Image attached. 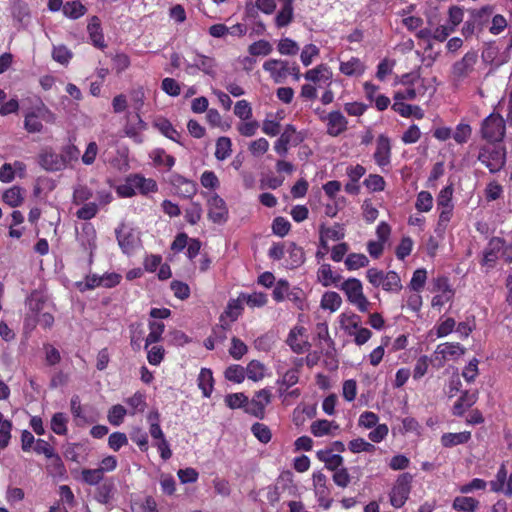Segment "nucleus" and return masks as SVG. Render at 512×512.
<instances>
[{
    "label": "nucleus",
    "instance_id": "39448f33",
    "mask_svg": "<svg viewBox=\"0 0 512 512\" xmlns=\"http://www.w3.org/2000/svg\"><path fill=\"white\" fill-rule=\"evenodd\" d=\"M340 289L347 296L348 301L355 305L360 312H367L370 302L363 294L362 283L357 278H349L341 283Z\"/></svg>",
    "mask_w": 512,
    "mask_h": 512
},
{
    "label": "nucleus",
    "instance_id": "0eeeda50",
    "mask_svg": "<svg viewBox=\"0 0 512 512\" xmlns=\"http://www.w3.org/2000/svg\"><path fill=\"white\" fill-rule=\"evenodd\" d=\"M478 61V54L476 51H468L452 66V76L454 81L461 82L466 79L473 71Z\"/></svg>",
    "mask_w": 512,
    "mask_h": 512
},
{
    "label": "nucleus",
    "instance_id": "58836bf2",
    "mask_svg": "<svg viewBox=\"0 0 512 512\" xmlns=\"http://www.w3.org/2000/svg\"><path fill=\"white\" fill-rule=\"evenodd\" d=\"M479 506V501L473 497L457 496L452 507L461 512H475Z\"/></svg>",
    "mask_w": 512,
    "mask_h": 512
},
{
    "label": "nucleus",
    "instance_id": "f8f14e48",
    "mask_svg": "<svg viewBox=\"0 0 512 512\" xmlns=\"http://www.w3.org/2000/svg\"><path fill=\"white\" fill-rule=\"evenodd\" d=\"M38 164L47 172H58L65 169L60 153L52 148H44L38 155Z\"/></svg>",
    "mask_w": 512,
    "mask_h": 512
},
{
    "label": "nucleus",
    "instance_id": "de8ad7c7",
    "mask_svg": "<svg viewBox=\"0 0 512 512\" xmlns=\"http://www.w3.org/2000/svg\"><path fill=\"white\" fill-rule=\"evenodd\" d=\"M287 252L289 253L290 264L296 268L302 265L305 261V253L302 247L298 246L295 242L288 244Z\"/></svg>",
    "mask_w": 512,
    "mask_h": 512
},
{
    "label": "nucleus",
    "instance_id": "4be33fe9",
    "mask_svg": "<svg viewBox=\"0 0 512 512\" xmlns=\"http://www.w3.org/2000/svg\"><path fill=\"white\" fill-rule=\"evenodd\" d=\"M87 31L89 34V38L91 40V43L94 47L98 49H105L107 47V44L104 39V34L101 27V21L99 17L93 16L91 17L88 25H87Z\"/></svg>",
    "mask_w": 512,
    "mask_h": 512
},
{
    "label": "nucleus",
    "instance_id": "680f3d73",
    "mask_svg": "<svg viewBox=\"0 0 512 512\" xmlns=\"http://www.w3.org/2000/svg\"><path fill=\"white\" fill-rule=\"evenodd\" d=\"M433 207V197L428 191H420L417 195L415 208L419 212H429Z\"/></svg>",
    "mask_w": 512,
    "mask_h": 512
},
{
    "label": "nucleus",
    "instance_id": "4468645a",
    "mask_svg": "<svg viewBox=\"0 0 512 512\" xmlns=\"http://www.w3.org/2000/svg\"><path fill=\"white\" fill-rule=\"evenodd\" d=\"M465 353V348L456 342L441 343L435 350L436 359H439V365L449 360L459 358Z\"/></svg>",
    "mask_w": 512,
    "mask_h": 512
},
{
    "label": "nucleus",
    "instance_id": "ddd939ff",
    "mask_svg": "<svg viewBox=\"0 0 512 512\" xmlns=\"http://www.w3.org/2000/svg\"><path fill=\"white\" fill-rule=\"evenodd\" d=\"M147 124L143 121L140 113L135 112L134 115L127 117V123L124 126L125 135L131 138L135 143H142V132L146 130Z\"/></svg>",
    "mask_w": 512,
    "mask_h": 512
},
{
    "label": "nucleus",
    "instance_id": "e433bc0d",
    "mask_svg": "<svg viewBox=\"0 0 512 512\" xmlns=\"http://www.w3.org/2000/svg\"><path fill=\"white\" fill-rule=\"evenodd\" d=\"M46 458L48 460L46 468L50 475L54 477H62L66 474L67 471L65 465L58 453L54 452L51 456Z\"/></svg>",
    "mask_w": 512,
    "mask_h": 512
},
{
    "label": "nucleus",
    "instance_id": "a19ab883",
    "mask_svg": "<svg viewBox=\"0 0 512 512\" xmlns=\"http://www.w3.org/2000/svg\"><path fill=\"white\" fill-rule=\"evenodd\" d=\"M149 334L145 339V348L147 349L149 345L153 343H157L162 339V334L165 330V325L163 322L159 321H150L149 322Z\"/></svg>",
    "mask_w": 512,
    "mask_h": 512
},
{
    "label": "nucleus",
    "instance_id": "f704fd0d",
    "mask_svg": "<svg viewBox=\"0 0 512 512\" xmlns=\"http://www.w3.org/2000/svg\"><path fill=\"white\" fill-rule=\"evenodd\" d=\"M24 190L19 186H13L4 191L2 200L10 207H18L24 200Z\"/></svg>",
    "mask_w": 512,
    "mask_h": 512
},
{
    "label": "nucleus",
    "instance_id": "f3484780",
    "mask_svg": "<svg viewBox=\"0 0 512 512\" xmlns=\"http://www.w3.org/2000/svg\"><path fill=\"white\" fill-rule=\"evenodd\" d=\"M374 160L379 167L388 166L391 162V145L388 137L380 135L376 142Z\"/></svg>",
    "mask_w": 512,
    "mask_h": 512
},
{
    "label": "nucleus",
    "instance_id": "bb28decb",
    "mask_svg": "<svg viewBox=\"0 0 512 512\" xmlns=\"http://www.w3.org/2000/svg\"><path fill=\"white\" fill-rule=\"evenodd\" d=\"M153 125L162 135L180 145H183L181 142V133L176 130L168 119L158 118L154 121Z\"/></svg>",
    "mask_w": 512,
    "mask_h": 512
},
{
    "label": "nucleus",
    "instance_id": "2eb2a0df",
    "mask_svg": "<svg viewBox=\"0 0 512 512\" xmlns=\"http://www.w3.org/2000/svg\"><path fill=\"white\" fill-rule=\"evenodd\" d=\"M313 486L315 490V495L320 503L325 509H328L331 506L332 500L329 498L330 489L327 487V477L322 472L313 473Z\"/></svg>",
    "mask_w": 512,
    "mask_h": 512
},
{
    "label": "nucleus",
    "instance_id": "c85d7f7f",
    "mask_svg": "<svg viewBox=\"0 0 512 512\" xmlns=\"http://www.w3.org/2000/svg\"><path fill=\"white\" fill-rule=\"evenodd\" d=\"M339 70L349 77L361 76L365 72V65L358 57H351L348 61L340 63Z\"/></svg>",
    "mask_w": 512,
    "mask_h": 512
},
{
    "label": "nucleus",
    "instance_id": "4c0bfd02",
    "mask_svg": "<svg viewBox=\"0 0 512 512\" xmlns=\"http://www.w3.org/2000/svg\"><path fill=\"white\" fill-rule=\"evenodd\" d=\"M63 14L73 20L79 19L87 12V8L79 1H68L63 5Z\"/></svg>",
    "mask_w": 512,
    "mask_h": 512
},
{
    "label": "nucleus",
    "instance_id": "0e129e2a",
    "mask_svg": "<svg viewBox=\"0 0 512 512\" xmlns=\"http://www.w3.org/2000/svg\"><path fill=\"white\" fill-rule=\"evenodd\" d=\"M242 311L243 305L241 301L239 299H231L221 315H225V317L231 319V321H236L242 314Z\"/></svg>",
    "mask_w": 512,
    "mask_h": 512
},
{
    "label": "nucleus",
    "instance_id": "412c9836",
    "mask_svg": "<svg viewBox=\"0 0 512 512\" xmlns=\"http://www.w3.org/2000/svg\"><path fill=\"white\" fill-rule=\"evenodd\" d=\"M478 400V391H464L461 396L454 403L452 413L454 416L461 417L464 413L471 408Z\"/></svg>",
    "mask_w": 512,
    "mask_h": 512
},
{
    "label": "nucleus",
    "instance_id": "2f4dec72",
    "mask_svg": "<svg viewBox=\"0 0 512 512\" xmlns=\"http://www.w3.org/2000/svg\"><path fill=\"white\" fill-rule=\"evenodd\" d=\"M198 387L201 389L204 397L211 396L214 387V378L211 369L202 368L198 375Z\"/></svg>",
    "mask_w": 512,
    "mask_h": 512
},
{
    "label": "nucleus",
    "instance_id": "9b49d317",
    "mask_svg": "<svg viewBox=\"0 0 512 512\" xmlns=\"http://www.w3.org/2000/svg\"><path fill=\"white\" fill-rule=\"evenodd\" d=\"M301 141L302 139L298 137L295 127L291 124H288L284 128V131L281 133L280 137L274 143V150L281 157H285L288 154L289 145L296 146Z\"/></svg>",
    "mask_w": 512,
    "mask_h": 512
},
{
    "label": "nucleus",
    "instance_id": "6e6552de",
    "mask_svg": "<svg viewBox=\"0 0 512 512\" xmlns=\"http://www.w3.org/2000/svg\"><path fill=\"white\" fill-rule=\"evenodd\" d=\"M169 184L182 198H192L197 193V183L176 172L169 176Z\"/></svg>",
    "mask_w": 512,
    "mask_h": 512
},
{
    "label": "nucleus",
    "instance_id": "7ed1b4c3",
    "mask_svg": "<svg viewBox=\"0 0 512 512\" xmlns=\"http://www.w3.org/2000/svg\"><path fill=\"white\" fill-rule=\"evenodd\" d=\"M481 136L490 143L503 140L506 132L505 120L500 114L491 113L481 124Z\"/></svg>",
    "mask_w": 512,
    "mask_h": 512
},
{
    "label": "nucleus",
    "instance_id": "ea45409f",
    "mask_svg": "<svg viewBox=\"0 0 512 512\" xmlns=\"http://www.w3.org/2000/svg\"><path fill=\"white\" fill-rule=\"evenodd\" d=\"M507 479H508V472H507L505 464L503 463V464H501L500 468L498 469L495 479L491 480L489 482L490 490L492 492H496V493H499V492L505 493Z\"/></svg>",
    "mask_w": 512,
    "mask_h": 512
},
{
    "label": "nucleus",
    "instance_id": "6e6d98bb",
    "mask_svg": "<svg viewBox=\"0 0 512 512\" xmlns=\"http://www.w3.org/2000/svg\"><path fill=\"white\" fill-rule=\"evenodd\" d=\"M224 402L230 409H245V405L248 404V397L242 393H230L225 396Z\"/></svg>",
    "mask_w": 512,
    "mask_h": 512
},
{
    "label": "nucleus",
    "instance_id": "8fccbe9b",
    "mask_svg": "<svg viewBox=\"0 0 512 512\" xmlns=\"http://www.w3.org/2000/svg\"><path fill=\"white\" fill-rule=\"evenodd\" d=\"M273 50L272 44L265 40L260 39L258 41L253 42L248 47V52L251 56H267Z\"/></svg>",
    "mask_w": 512,
    "mask_h": 512
},
{
    "label": "nucleus",
    "instance_id": "c9c22d12",
    "mask_svg": "<svg viewBox=\"0 0 512 512\" xmlns=\"http://www.w3.org/2000/svg\"><path fill=\"white\" fill-rule=\"evenodd\" d=\"M494 7L491 5H486L481 7L480 9L473 10L471 12V17L475 21L478 27V32H481L486 24L489 22L491 15L493 14Z\"/></svg>",
    "mask_w": 512,
    "mask_h": 512
},
{
    "label": "nucleus",
    "instance_id": "69168bd1",
    "mask_svg": "<svg viewBox=\"0 0 512 512\" xmlns=\"http://www.w3.org/2000/svg\"><path fill=\"white\" fill-rule=\"evenodd\" d=\"M247 352V345L241 339L232 337L229 355L235 360H240Z\"/></svg>",
    "mask_w": 512,
    "mask_h": 512
},
{
    "label": "nucleus",
    "instance_id": "c03bdc74",
    "mask_svg": "<svg viewBox=\"0 0 512 512\" xmlns=\"http://www.w3.org/2000/svg\"><path fill=\"white\" fill-rule=\"evenodd\" d=\"M115 191L120 198H132L136 195L134 187V173L125 177L124 183L115 186Z\"/></svg>",
    "mask_w": 512,
    "mask_h": 512
},
{
    "label": "nucleus",
    "instance_id": "393cba45",
    "mask_svg": "<svg viewBox=\"0 0 512 512\" xmlns=\"http://www.w3.org/2000/svg\"><path fill=\"white\" fill-rule=\"evenodd\" d=\"M134 187L136 194L139 193L143 196L158 191L157 182L152 178H145L140 173H134Z\"/></svg>",
    "mask_w": 512,
    "mask_h": 512
},
{
    "label": "nucleus",
    "instance_id": "774afa93",
    "mask_svg": "<svg viewBox=\"0 0 512 512\" xmlns=\"http://www.w3.org/2000/svg\"><path fill=\"white\" fill-rule=\"evenodd\" d=\"M290 229L291 224L285 217L278 216L274 218L272 222V232L275 235L279 237H284L289 233Z\"/></svg>",
    "mask_w": 512,
    "mask_h": 512
},
{
    "label": "nucleus",
    "instance_id": "aec40b11",
    "mask_svg": "<svg viewBox=\"0 0 512 512\" xmlns=\"http://www.w3.org/2000/svg\"><path fill=\"white\" fill-rule=\"evenodd\" d=\"M305 332V328L302 326H295L288 334L286 343L289 345L291 350L296 354H302L308 351L311 347L310 343L306 340H299L298 337L302 336Z\"/></svg>",
    "mask_w": 512,
    "mask_h": 512
},
{
    "label": "nucleus",
    "instance_id": "603ef678",
    "mask_svg": "<svg viewBox=\"0 0 512 512\" xmlns=\"http://www.w3.org/2000/svg\"><path fill=\"white\" fill-rule=\"evenodd\" d=\"M224 376L226 380L240 384L244 381L246 372L245 369L238 364H231L228 366L224 372Z\"/></svg>",
    "mask_w": 512,
    "mask_h": 512
},
{
    "label": "nucleus",
    "instance_id": "1a4fd4ad",
    "mask_svg": "<svg viewBox=\"0 0 512 512\" xmlns=\"http://www.w3.org/2000/svg\"><path fill=\"white\" fill-rule=\"evenodd\" d=\"M208 218L215 224H224L228 220V208L223 198L213 194L207 201Z\"/></svg>",
    "mask_w": 512,
    "mask_h": 512
},
{
    "label": "nucleus",
    "instance_id": "f03ea898",
    "mask_svg": "<svg viewBox=\"0 0 512 512\" xmlns=\"http://www.w3.org/2000/svg\"><path fill=\"white\" fill-rule=\"evenodd\" d=\"M453 184L443 187L437 195L436 203L439 211L437 226L445 230L453 217Z\"/></svg>",
    "mask_w": 512,
    "mask_h": 512
},
{
    "label": "nucleus",
    "instance_id": "9d476101",
    "mask_svg": "<svg viewBox=\"0 0 512 512\" xmlns=\"http://www.w3.org/2000/svg\"><path fill=\"white\" fill-rule=\"evenodd\" d=\"M320 119L326 123V133L332 137L341 135L348 128V121L339 110H334L325 116H320Z\"/></svg>",
    "mask_w": 512,
    "mask_h": 512
},
{
    "label": "nucleus",
    "instance_id": "bf43d9fd",
    "mask_svg": "<svg viewBox=\"0 0 512 512\" xmlns=\"http://www.w3.org/2000/svg\"><path fill=\"white\" fill-rule=\"evenodd\" d=\"M368 263V258L364 254L359 253H350L345 259V266L350 271L366 267Z\"/></svg>",
    "mask_w": 512,
    "mask_h": 512
},
{
    "label": "nucleus",
    "instance_id": "dca6fc26",
    "mask_svg": "<svg viewBox=\"0 0 512 512\" xmlns=\"http://www.w3.org/2000/svg\"><path fill=\"white\" fill-rule=\"evenodd\" d=\"M502 248H504V238L492 237L483 251L481 264L483 266L494 267L499 253L502 252Z\"/></svg>",
    "mask_w": 512,
    "mask_h": 512
},
{
    "label": "nucleus",
    "instance_id": "338daca9",
    "mask_svg": "<svg viewBox=\"0 0 512 512\" xmlns=\"http://www.w3.org/2000/svg\"><path fill=\"white\" fill-rule=\"evenodd\" d=\"M364 186L372 192H380L385 189V180L378 174H370L363 181Z\"/></svg>",
    "mask_w": 512,
    "mask_h": 512
},
{
    "label": "nucleus",
    "instance_id": "49530a36",
    "mask_svg": "<svg viewBox=\"0 0 512 512\" xmlns=\"http://www.w3.org/2000/svg\"><path fill=\"white\" fill-rule=\"evenodd\" d=\"M125 402L131 408V415L137 412H143L147 406L146 396L140 391L135 392L131 397L127 398Z\"/></svg>",
    "mask_w": 512,
    "mask_h": 512
},
{
    "label": "nucleus",
    "instance_id": "052dcab7",
    "mask_svg": "<svg viewBox=\"0 0 512 512\" xmlns=\"http://www.w3.org/2000/svg\"><path fill=\"white\" fill-rule=\"evenodd\" d=\"M24 128L28 133H40L43 124L35 112H29L25 115Z\"/></svg>",
    "mask_w": 512,
    "mask_h": 512
},
{
    "label": "nucleus",
    "instance_id": "864d4df0",
    "mask_svg": "<svg viewBox=\"0 0 512 512\" xmlns=\"http://www.w3.org/2000/svg\"><path fill=\"white\" fill-rule=\"evenodd\" d=\"M62 161L64 162L65 168L70 166L73 162H77L80 156V150L74 144H67L62 147L61 153Z\"/></svg>",
    "mask_w": 512,
    "mask_h": 512
},
{
    "label": "nucleus",
    "instance_id": "13d9d810",
    "mask_svg": "<svg viewBox=\"0 0 512 512\" xmlns=\"http://www.w3.org/2000/svg\"><path fill=\"white\" fill-rule=\"evenodd\" d=\"M126 414H127V410L125 409V407L120 404H116V405H113L108 410L107 418L111 425L117 427L123 423Z\"/></svg>",
    "mask_w": 512,
    "mask_h": 512
},
{
    "label": "nucleus",
    "instance_id": "20e7f679",
    "mask_svg": "<svg viewBox=\"0 0 512 512\" xmlns=\"http://www.w3.org/2000/svg\"><path fill=\"white\" fill-rule=\"evenodd\" d=\"M478 160L488 168L490 173H497L506 163V150L498 146H483L479 151Z\"/></svg>",
    "mask_w": 512,
    "mask_h": 512
},
{
    "label": "nucleus",
    "instance_id": "a878e982",
    "mask_svg": "<svg viewBox=\"0 0 512 512\" xmlns=\"http://www.w3.org/2000/svg\"><path fill=\"white\" fill-rule=\"evenodd\" d=\"M294 0H283L281 9L275 17V24L278 28L288 26L294 19Z\"/></svg>",
    "mask_w": 512,
    "mask_h": 512
},
{
    "label": "nucleus",
    "instance_id": "b1692460",
    "mask_svg": "<svg viewBox=\"0 0 512 512\" xmlns=\"http://www.w3.org/2000/svg\"><path fill=\"white\" fill-rule=\"evenodd\" d=\"M216 67L217 63L213 57L205 56L200 53L196 54L193 64L187 66L188 69L195 68L212 77L216 74Z\"/></svg>",
    "mask_w": 512,
    "mask_h": 512
},
{
    "label": "nucleus",
    "instance_id": "cd10ccee",
    "mask_svg": "<svg viewBox=\"0 0 512 512\" xmlns=\"http://www.w3.org/2000/svg\"><path fill=\"white\" fill-rule=\"evenodd\" d=\"M317 277L319 282L324 287H328L331 285L337 286V284L342 279L341 275L333 272L331 265L327 263H324L319 267L317 271Z\"/></svg>",
    "mask_w": 512,
    "mask_h": 512
},
{
    "label": "nucleus",
    "instance_id": "5fc2aeb1",
    "mask_svg": "<svg viewBox=\"0 0 512 512\" xmlns=\"http://www.w3.org/2000/svg\"><path fill=\"white\" fill-rule=\"evenodd\" d=\"M342 304L340 295L336 292L330 291L324 293L321 299V306L324 309H328L332 312L338 310Z\"/></svg>",
    "mask_w": 512,
    "mask_h": 512
},
{
    "label": "nucleus",
    "instance_id": "3c124183",
    "mask_svg": "<svg viewBox=\"0 0 512 512\" xmlns=\"http://www.w3.org/2000/svg\"><path fill=\"white\" fill-rule=\"evenodd\" d=\"M382 288L387 292H399L402 289V284L398 273L395 271L387 272L384 277Z\"/></svg>",
    "mask_w": 512,
    "mask_h": 512
},
{
    "label": "nucleus",
    "instance_id": "a211bd4d",
    "mask_svg": "<svg viewBox=\"0 0 512 512\" xmlns=\"http://www.w3.org/2000/svg\"><path fill=\"white\" fill-rule=\"evenodd\" d=\"M263 69L266 72H269L271 78L276 83H280L287 78L288 61L281 59H269L264 62Z\"/></svg>",
    "mask_w": 512,
    "mask_h": 512
},
{
    "label": "nucleus",
    "instance_id": "a18cd8bd",
    "mask_svg": "<svg viewBox=\"0 0 512 512\" xmlns=\"http://www.w3.org/2000/svg\"><path fill=\"white\" fill-rule=\"evenodd\" d=\"M331 75L329 68L325 64H320L315 68L308 70L304 77L306 80L316 83L322 79L329 80Z\"/></svg>",
    "mask_w": 512,
    "mask_h": 512
},
{
    "label": "nucleus",
    "instance_id": "4d7b16f0",
    "mask_svg": "<svg viewBox=\"0 0 512 512\" xmlns=\"http://www.w3.org/2000/svg\"><path fill=\"white\" fill-rule=\"evenodd\" d=\"M264 371L265 366L257 360L250 361L245 370L248 379L254 382L260 381L264 378Z\"/></svg>",
    "mask_w": 512,
    "mask_h": 512
},
{
    "label": "nucleus",
    "instance_id": "79ce46f5",
    "mask_svg": "<svg viewBox=\"0 0 512 512\" xmlns=\"http://www.w3.org/2000/svg\"><path fill=\"white\" fill-rule=\"evenodd\" d=\"M232 152V142L229 137H219L216 141L215 158L219 161L227 159Z\"/></svg>",
    "mask_w": 512,
    "mask_h": 512
},
{
    "label": "nucleus",
    "instance_id": "f257e3e1",
    "mask_svg": "<svg viewBox=\"0 0 512 512\" xmlns=\"http://www.w3.org/2000/svg\"><path fill=\"white\" fill-rule=\"evenodd\" d=\"M412 481L413 476L408 472L398 475L389 492V502L392 507L399 509L406 504L412 490Z\"/></svg>",
    "mask_w": 512,
    "mask_h": 512
},
{
    "label": "nucleus",
    "instance_id": "c756f323",
    "mask_svg": "<svg viewBox=\"0 0 512 512\" xmlns=\"http://www.w3.org/2000/svg\"><path fill=\"white\" fill-rule=\"evenodd\" d=\"M471 439L470 431H463L459 433H444L441 436V444L445 448H451L460 444H466Z\"/></svg>",
    "mask_w": 512,
    "mask_h": 512
},
{
    "label": "nucleus",
    "instance_id": "423d86ee",
    "mask_svg": "<svg viewBox=\"0 0 512 512\" xmlns=\"http://www.w3.org/2000/svg\"><path fill=\"white\" fill-rule=\"evenodd\" d=\"M271 401V390L269 388H263L256 391L251 400L248 399V404L245 405L244 412L259 420H263L266 416V407Z\"/></svg>",
    "mask_w": 512,
    "mask_h": 512
},
{
    "label": "nucleus",
    "instance_id": "37998d69",
    "mask_svg": "<svg viewBox=\"0 0 512 512\" xmlns=\"http://www.w3.org/2000/svg\"><path fill=\"white\" fill-rule=\"evenodd\" d=\"M68 417L63 412H57L55 413L51 418V430L60 436H64L68 432L67 423H68Z\"/></svg>",
    "mask_w": 512,
    "mask_h": 512
},
{
    "label": "nucleus",
    "instance_id": "72a5a7b5",
    "mask_svg": "<svg viewBox=\"0 0 512 512\" xmlns=\"http://www.w3.org/2000/svg\"><path fill=\"white\" fill-rule=\"evenodd\" d=\"M332 429L338 430L339 429V425L336 424L334 421H329V420H326V419L316 420L310 426L311 433L315 437H322V436H325V435H331L332 434Z\"/></svg>",
    "mask_w": 512,
    "mask_h": 512
},
{
    "label": "nucleus",
    "instance_id": "7c9ffc66",
    "mask_svg": "<svg viewBox=\"0 0 512 512\" xmlns=\"http://www.w3.org/2000/svg\"><path fill=\"white\" fill-rule=\"evenodd\" d=\"M149 156L156 167L165 166L168 170H170L176 162L175 157L168 154L163 148L152 150Z\"/></svg>",
    "mask_w": 512,
    "mask_h": 512
},
{
    "label": "nucleus",
    "instance_id": "09e8293b",
    "mask_svg": "<svg viewBox=\"0 0 512 512\" xmlns=\"http://www.w3.org/2000/svg\"><path fill=\"white\" fill-rule=\"evenodd\" d=\"M253 436L261 443L267 444L272 439L271 429L263 423L256 422L251 426Z\"/></svg>",
    "mask_w": 512,
    "mask_h": 512
},
{
    "label": "nucleus",
    "instance_id": "e2e57ef3",
    "mask_svg": "<svg viewBox=\"0 0 512 512\" xmlns=\"http://www.w3.org/2000/svg\"><path fill=\"white\" fill-rule=\"evenodd\" d=\"M203 209L200 203L192 202L188 208L185 209V220L191 224H197L202 217Z\"/></svg>",
    "mask_w": 512,
    "mask_h": 512
},
{
    "label": "nucleus",
    "instance_id": "473e14b6",
    "mask_svg": "<svg viewBox=\"0 0 512 512\" xmlns=\"http://www.w3.org/2000/svg\"><path fill=\"white\" fill-rule=\"evenodd\" d=\"M317 458L325 463L327 469L334 471L343 463V457L339 454H333L332 449H323L317 452Z\"/></svg>",
    "mask_w": 512,
    "mask_h": 512
},
{
    "label": "nucleus",
    "instance_id": "5701e85b",
    "mask_svg": "<svg viewBox=\"0 0 512 512\" xmlns=\"http://www.w3.org/2000/svg\"><path fill=\"white\" fill-rule=\"evenodd\" d=\"M116 239L123 253L129 255L135 248V236L131 229L122 224L115 230Z\"/></svg>",
    "mask_w": 512,
    "mask_h": 512
},
{
    "label": "nucleus",
    "instance_id": "6ab92c4d",
    "mask_svg": "<svg viewBox=\"0 0 512 512\" xmlns=\"http://www.w3.org/2000/svg\"><path fill=\"white\" fill-rule=\"evenodd\" d=\"M345 236L342 226L335 223L333 227H326L322 224L319 228V244L325 251L328 250V239L339 241Z\"/></svg>",
    "mask_w": 512,
    "mask_h": 512
}]
</instances>
